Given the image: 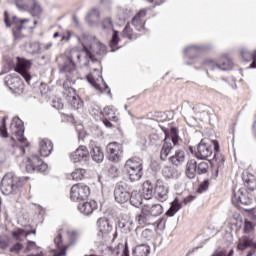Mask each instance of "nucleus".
<instances>
[{
    "mask_svg": "<svg viewBox=\"0 0 256 256\" xmlns=\"http://www.w3.org/2000/svg\"><path fill=\"white\" fill-rule=\"evenodd\" d=\"M35 0H15V4L19 11H31Z\"/></svg>",
    "mask_w": 256,
    "mask_h": 256,
    "instance_id": "nucleus-31",
    "label": "nucleus"
},
{
    "mask_svg": "<svg viewBox=\"0 0 256 256\" xmlns=\"http://www.w3.org/2000/svg\"><path fill=\"white\" fill-rule=\"evenodd\" d=\"M147 15V10H140L139 13L135 15L132 19V25L135 27L137 31H143V27L145 26V22L143 21V17Z\"/></svg>",
    "mask_w": 256,
    "mask_h": 256,
    "instance_id": "nucleus-23",
    "label": "nucleus"
},
{
    "mask_svg": "<svg viewBox=\"0 0 256 256\" xmlns=\"http://www.w3.org/2000/svg\"><path fill=\"white\" fill-rule=\"evenodd\" d=\"M88 19H99V10L97 9H92L88 15Z\"/></svg>",
    "mask_w": 256,
    "mask_h": 256,
    "instance_id": "nucleus-55",
    "label": "nucleus"
},
{
    "mask_svg": "<svg viewBox=\"0 0 256 256\" xmlns=\"http://www.w3.org/2000/svg\"><path fill=\"white\" fill-rule=\"evenodd\" d=\"M204 65L215 71V69H220L221 71H229L233 69V60L227 56L221 57L218 62H215L213 59H206Z\"/></svg>",
    "mask_w": 256,
    "mask_h": 256,
    "instance_id": "nucleus-9",
    "label": "nucleus"
},
{
    "mask_svg": "<svg viewBox=\"0 0 256 256\" xmlns=\"http://www.w3.org/2000/svg\"><path fill=\"white\" fill-rule=\"evenodd\" d=\"M95 209H97V202L95 200H91L89 202H85L82 204L80 203L78 205V210L83 215H91V213H93V211H95Z\"/></svg>",
    "mask_w": 256,
    "mask_h": 256,
    "instance_id": "nucleus-22",
    "label": "nucleus"
},
{
    "mask_svg": "<svg viewBox=\"0 0 256 256\" xmlns=\"http://www.w3.org/2000/svg\"><path fill=\"white\" fill-rule=\"evenodd\" d=\"M108 255L111 256H129V248L127 247V242L125 244L118 243L117 246H109L107 248Z\"/></svg>",
    "mask_w": 256,
    "mask_h": 256,
    "instance_id": "nucleus-17",
    "label": "nucleus"
},
{
    "mask_svg": "<svg viewBox=\"0 0 256 256\" xmlns=\"http://www.w3.org/2000/svg\"><path fill=\"white\" fill-rule=\"evenodd\" d=\"M103 115L107 117L110 121H113L114 123H117V121H119V118L115 116V110L113 109V107H105L103 110Z\"/></svg>",
    "mask_w": 256,
    "mask_h": 256,
    "instance_id": "nucleus-37",
    "label": "nucleus"
},
{
    "mask_svg": "<svg viewBox=\"0 0 256 256\" xmlns=\"http://www.w3.org/2000/svg\"><path fill=\"white\" fill-rule=\"evenodd\" d=\"M170 139L173 143V145H179V134L177 133V129L172 128L170 130Z\"/></svg>",
    "mask_w": 256,
    "mask_h": 256,
    "instance_id": "nucleus-48",
    "label": "nucleus"
},
{
    "mask_svg": "<svg viewBox=\"0 0 256 256\" xmlns=\"http://www.w3.org/2000/svg\"><path fill=\"white\" fill-rule=\"evenodd\" d=\"M7 162V153L5 151H0V167H3Z\"/></svg>",
    "mask_w": 256,
    "mask_h": 256,
    "instance_id": "nucleus-57",
    "label": "nucleus"
},
{
    "mask_svg": "<svg viewBox=\"0 0 256 256\" xmlns=\"http://www.w3.org/2000/svg\"><path fill=\"white\" fill-rule=\"evenodd\" d=\"M199 51V46H188L185 50L184 53L185 55H195Z\"/></svg>",
    "mask_w": 256,
    "mask_h": 256,
    "instance_id": "nucleus-52",
    "label": "nucleus"
},
{
    "mask_svg": "<svg viewBox=\"0 0 256 256\" xmlns=\"http://www.w3.org/2000/svg\"><path fill=\"white\" fill-rule=\"evenodd\" d=\"M106 153L108 154L109 161L117 163L123 155V146L117 142H111L106 147Z\"/></svg>",
    "mask_w": 256,
    "mask_h": 256,
    "instance_id": "nucleus-12",
    "label": "nucleus"
},
{
    "mask_svg": "<svg viewBox=\"0 0 256 256\" xmlns=\"http://www.w3.org/2000/svg\"><path fill=\"white\" fill-rule=\"evenodd\" d=\"M209 189V180H205L200 184L199 191H207Z\"/></svg>",
    "mask_w": 256,
    "mask_h": 256,
    "instance_id": "nucleus-62",
    "label": "nucleus"
},
{
    "mask_svg": "<svg viewBox=\"0 0 256 256\" xmlns=\"http://www.w3.org/2000/svg\"><path fill=\"white\" fill-rule=\"evenodd\" d=\"M0 135L4 139L9 137V133L7 132V117H4L2 120V126H0Z\"/></svg>",
    "mask_w": 256,
    "mask_h": 256,
    "instance_id": "nucleus-47",
    "label": "nucleus"
},
{
    "mask_svg": "<svg viewBox=\"0 0 256 256\" xmlns=\"http://www.w3.org/2000/svg\"><path fill=\"white\" fill-rule=\"evenodd\" d=\"M63 87H64V92H63V95L65 97V99L69 96H71V93H69V90L70 89H74L73 87H71V82L69 81H66L63 83Z\"/></svg>",
    "mask_w": 256,
    "mask_h": 256,
    "instance_id": "nucleus-49",
    "label": "nucleus"
},
{
    "mask_svg": "<svg viewBox=\"0 0 256 256\" xmlns=\"http://www.w3.org/2000/svg\"><path fill=\"white\" fill-rule=\"evenodd\" d=\"M27 51L31 55H37V53H41V44L39 42H32L27 46Z\"/></svg>",
    "mask_w": 256,
    "mask_h": 256,
    "instance_id": "nucleus-41",
    "label": "nucleus"
},
{
    "mask_svg": "<svg viewBox=\"0 0 256 256\" xmlns=\"http://www.w3.org/2000/svg\"><path fill=\"white\" fill-rule=\"evenodd\" d=\"M4 23L6 27H12V33L15 39H20L23 29H27L25 23H29V19H20L17 16L9 17V13L4 12Z\"/></svg>",
    "mask_w": 256,
    "mask_h": 256,
    "instance_id": "nucleus-4",
    "label": "nucleus"
},
{
    "mask_svg": "<svg viewBox=\"0 0 256 256\" xmlns=\"http://www.w3.org/2000/svg\"><path fill=\"white\" fill-rule=\"evenodd\" d=\"M91 194V189L89 186L78 183L74 184L71 188L70 198L72 201H85L87 197Z\"/></svg>",
    "mask_w": 256,
    "mask_h": 256,
    "instance_id": "nucleus-10",
    "label": "nucleus"
},
{
    "mask_svg": "<svg viewBox=\"0 0 256 256\" xmlns=\"http://www.w3.org/2000/svg\"><path fill=\"white\" fill-rule=\"evenodd\" d=\"M242 239L244 243L248 245V247H253V238H250L249 236H243Z\"/></svg>",
    "mask_w": 256,
    "mask_h": 256,
    "instance_id": "nucleus-60",
    "label": "nucleus"
},
{
    "mask_svg": "<svg viewBox=\"0 0 256 256\" xmlns=\"http://www.w3.org/2000/svg\"><path fill=\"white\" fill-rule=\"evenodd\" d=\"M102 29L106 32L113 31V20L110 17L102 21Z\"/></svg>",
    "mask_w": 256,
    "mask_h": 256,
    "instance_id": "nucleus-44",
    "label": "nucleus"
},
{
    "mask_svg": "<svg viewBox=\"0 0 256 256\" xmlns=\"http://www.w3.org/2000/svg\"><path fill=\"white\" fill-rule=\"evenodd\" d=\"M129 200L133 207H139L143 203V195L141 192L134 190L132 191Z\"/></svg>",
    "mask_w": 256,
    "mask_h": 256,
    "instance_id": "nucleus-30",
    "label": "nucleus"
},
{
    "mask_svg": "<svg viewBox=\"0 0 256 256\" xmlns=\"http://www.w3.org/2000/svg\"><path fill=\"white\" fill-rule=\"evenodd\" d=\"M125 171L130 181H139L143 177V161L140 158H130L125 163Z\"/></svg>",
    "mask_w": 256,
    "mask_h": 256,
    "instance_id": "nucleus-3",
    "label": "nucleus"
},
{
    "mask_svg": "<svg viewBox=\"0 0 256 256\" xmlns=\"http://www.w3.org/2000/svg\"><path fill=\"white\" fill-rule=\"evenodd\" d=\"M41 163V158L37 155H32L27 158L25 165H26V171L27 173H34V171H37L38 165Z\"/></svg>",
    "mask_w": 256,
    "mask_h": 256,
    "instance_id": "nucleus-19",
    "label": "nucleus"
},
{
    "mask_svg": "<svg viewBox=\"0 0 256 256\" xmlns=\"http://www.w3.org/2000/svg\"><path fill=\"white\" fill-rule=\"evenodd\" d=\"M9 247V240L0 239V249H7Z\"/></svg>",
    "mask_w": 256,
    "mask_h": 256,
    "instance_id": "nucleus-64",
    "label": "nucleus"
},
{
    "mask_svg": "<svg viewBox=\"0 0 256 256\" xmlns=\"http://www.w3.org/2000/svg\"><path fill=\"white\" fill-rule=\"evenodd\" d=\"M247 248H249V246L245 243V241L242 238H240L237 245L238 251H245V249Z\"/></svg>",
    "mask_w": 256,
    "mask_h": 256,
    "instance_id": "nucleus-56",
    "label": "nucleus"
},
{
    "mask_svg": "<svg viewBox=\"0 0 256 256\" xmlns=\"http://www.w3.org/2000/svg\"><path fill=\"white\" fill-rule=\"evenodd\" d=\"M70 177L73 181H81L85 177V169L77 168L71 174Z\"/></svg>",
    "mask_w": 256,
    "mask_h": 256,
    "instance_id": "nucleus-39",
    "label": "nucleus"
},
{
    "mask_svg": "<svg viewBox=\"0 0 256 256\" xmlns=\"http://www.w3.org/2000/svg\"><path fill=\"white\" fill-rule=\"evenodd\" d=\"M154 193L161 203H164L169 197V186L165 184L162 180H157L155 184Z\"/></svg>",
    "mask_w": 256,
    "mask_h": 256,
    "instance_id": "nucleus-14",
    "label": "nucleus"
},
{
    "mask_svg": "<svg viewBox=\"0 0 256 256\" xmlns=\"http://www.w3.org/2000/svg\"><path fill=\"white\" fill-rule=\"evenodd\" d=\"M143 197L146 200L153 198V184L149 181L143 183Z\"/></svg>",
    "mask_w": 256,
    "mask_h": 256,
    "instance_id": "nucleus-35",
    "label": "nucleus"
},
{
    "mask_svg": "<svg viewBox=\"0 0 256 256\" xmlns=\"http://www.w3.org/2000/svg\"><path fill=\"white\" fill-rule=\"evenodd\" d=\"M209 161L211 165H215V163H217L218 169H221L225 164V157L222 155L219 156L217 153H215L213 159H210Z\"/></svg>",
    "mask_w": 256,
    "mask_h": 256,
    "instance_id": "nucleus-42",
    "label": "nucleus"
},
{
    "mask_svg": "<svg viewBox=\"0 0 256 256\" xmlns=\"http://www.w3.org/2000/svg\"><path fill=\"white\" fill-rule=\"evenodd\" d=\"M123 35L124 37H129V39H131L132 34H131V27H129V25H126L124 30H123Z\"/></svg>",
    "mask_w": 256,
    "mask_h": 256,
    "instance_id": "nucleus-61",
    "label": "nucleus"
},
{
    "mask_svg": "<svg viewBox=\"0 0 256 256\" xmlns=\"http://www.w3.org/2000/svg\"><path fill=\"white\" fill-rule=\"evenodd\" d=\"M241 57L246 62L255 61V54L249 52L247 49H243L241 51Z\"/></svg>",
    "mask_w": 256,
    "mask_h": 256,
    "instance_id": "nucleus-45",
    "label": "nucleus"
},
{
    "mask_svg": "<svg viewBox=\"0 0 256 256\" xmlns=\"http://www.w3.org/2000/svg\"><path fill=\"white\" fill-rule=\"evenodd\" d=\"M21 186V178H17L12 173L6 174L1 181V191L3 195H11L15 193Z\"/></svg>",
    "mask_w": 256,
    "mask_h": 256,
    "instance_id": "nucleus-5",
    "label": "nucleus"
},
{
    "mask_svg": "<svg viewBox=\"0 0 256 256\" xmlns=\"http://www.w3.org/2000/svg\"><path fill=\"white\" fill-rule=\"evenodd\" d=\"M148 209L152 220L155 219V217H159V215L163 214V206H161V204H154L152 206L148 205Z\"/></svg>",
    "mask_w": 256,
    "mask_h": 256,
    "instance_id": "nucleus-33",
    "label": "nucleus"
},
{
    "mask_svg": "<svg viewBox=\"0 0 256 256\" xmlns=\"http://www.w3.org/2000/svg\"><path fill=\"white\" fill-rule=\"evenodd\" d=\"M75 63H79L82 67H85V65H83V63H85V47H83L81 52L71 50L70 55L67 57L66 62L64 63V71H75Z\"/></svg>",
    "mask_w": 256,
    "mask_h": 256,
    "instance_id": "nucleus-7",
    "label": "nucleus"
},
{
    "mask_svg": "<svg viewBox=\"0 0 256 256\" xmlns=\"http://www.w3.org/2000/svg\"><path fill=\"white\" fill-rule=\"evenodd\" d=\"M169 163L176 167H181L185 163V151L176 150L175 153L168 158Z\"/></svg>",
    "mask_w": 256,
    "mask_h": 256,
    "instance_id": "nucleus-20",
    "label": "nucleus"
},
{
    "mask_svg": "<svg viewBox=\"0 0 256 256\" xmlns=\"http://www.w3.org/2000/svg\"><path fill=\"white\" fill-rule=\"evenodd\" d=\"M114 197L117 203L123 204L129 201L131 194H129V190H127L126 186L118 184L114 190Z\"/></svg>",
    "mask_w": 256,
    "mask_h": 256,
    "instance_id": "nucleus-15",
    "label": "nucleus"
},
{
    "mask_svg": "<svg viewBox=\"0 0 256 256\" xmlns=\"http://www.w3.org/2000/svg\"><path fill=\"white\" fill-rule=\"evenodd\" d=\"M238 197L237 194H235V192L233 193L232 196V201L233 203L237 202V203H241L242 205H249V201H245V194H243V190H238Z\"/></svg>",
    "mask_w": 256,
    "mask_h": 256,
    "instance_id": "nucleus-38",
    "label": "nucleus"
},
{
    "mask_svg": "<svg viewBox=\"0 0 256 256\" xmlns=\"http://www.w3.org/2000/svg\"><path fill=\"white\" fill-rule=\"evenodd\" d=\"M136 222L141 227H145V225H151V223H153L149 214V205L142 206V212L136 216Z\"/></svg>",
    "mask_w": 256,
    "mask_h": 256,
    "instance_id": "nucleus-18",
    "label": "nucleus"
},
{
    "mask_svg": "<svg viewBox=\"0 0 256 256\" xmlns=\"http://www.w3.org/2000/svg\"><path fill=\"white\" fill-rule=\"evenodd\" d=\"M82 45L85 53V61L83 63L84 67L89 65V61H95L93 55H103V53L107 51V46L100 43L99 40L93 36L86 37Z\"/></svg>",
    "mask_w": 256,
    "mask_h": 256,
    "instance_id": "nucleus-1",
    "label": "nucleus"
},
{
    "mask_svg": "<svg viewBox=\"0 0 256 256\" xmlns=\"http://www.w3.org/2000/svg\"><path fill=\"white\" fill-rule=\"evenodd\" d=\"M211 155H213L211 144H209L206 139H202L197 146V159H208Z\"/></svg>",
    "mask_w": 256,
    "mask_h": 256,
    "instance_id": "nucleus-13",
    "label": "nucleus"
},
{
    "mask_svg": "<svg viewBox=\"0 0 256 256\" xmlns=\"http://www.w3.org/2000/svg\"><path fill=\"white\" fill-rule=\"evenodd\" d=\"M209 172V163L200 162L197 164V160L191 159L186 164V176L188 179H195V175H205Z\"/></svg>",
    "mask_w": 256,
    "mask_h": 256,
    "instance_id": "nucleus-6",
    "label": "nucleus"
},
{
    "mask_svg": "<svg viewBox=\"0 0 256 256\" xmlns=\"http://www.w3.org/2000/svg\"><path fill=\"white\" fill-rule=\"evenodd\" d=\"M252 230H253V224L249 221H245L244 233H251Z\"/></svg>",
    "mask_w": 256,
    "mask_h": 256,
    "instance_id": "nucleus-58",
    "label": "nucleus"
},
{
    "mask_svg": "<svg viewBox=\"0 0 256 256\" xmlns=\"http://www.w3.org/2000/svg\"><path fill=\"white\" fill-rule=\"evenodd\" d=\"M90 155L95 163H101L105 157V154L101 150V147L95 144H92L91 146Z\"/></svg>",
    "mask_w": 256,
    "mask_h": 256,
    "instance_id": "nucleus-26",
    "label": "nucleus"
},
{
    "mask_svg": "<svg viewBox=\"0 0 256 256\" xmlns=\"http://www.w3.org/2000/svg\"><path fill=\"white\" fill-rule=\"evenodd\" d=\"M243 181H244L246 187H247L250 191H255V189H256V180H255V176H253V175H251V174L243 175Z\"/></svg>",
    "mask_w": 256,
    "mask_h": 256,
    "instance_id": "nucleus-34",
    "label": "nucleus"
},
{
    "mask_svg": "<svg viewBox=\"0 0 256 256\" xmlns=\"http://www.w3.org/2000/svg\"><path fill=\"white\" fill-rule=\"evenodd\" d=\"M142 239L146 241H151L153 237H155V230L152 229H144L141 234Z\"/></svg>",
    "mask_w": 256,
    "mask_h": 256,
    "instance_id": "nucleus-46",
    "label": "nucleus"
},
{
    "mask_svg": "<svg viewBox=\"0 0 256 256\" xmlns=\"http://www.w3.org/2000/svg\"><path fill=\"white\" fill-rule=\"evenodd\" d=\"M10 130L13 135H15L21 144L20 147H15V145L12 144V148L14 151H12V155H16V157H21V155H25V147H29V143L27 142V139L23 137V133H25V128L23 127V122H21V119L18 117L13 118L12 123L10 125Z\"/></svg>",
    "mask_w": 256,
    "mask_h": 256,
    "instance_id": "nucleus-2",
    "label": "nucleus"
},
{
    "mask_svg": "<svg viewBox=\"0 0 256 256\" xmlns=\"http://www.w3.org/2000/svg\"><path fill=\"white\" fill-rule=\"evenodd\" d=\"M181 203H179V200L175 199L171 203V207L166 212L167 217H174V215L181 209Z\"/></svg>",
    "mask_w": 256,
    "mask_h": 256,
    "instance_id": "nucleus-36",
    "label": "nucleus"
},
{
    "mask_svg": "<svg viewBox=\"0 0 256 256\" xmlns=\"http://www.w3.org/2000/svg\"><path fill=\"white\" fill-rule=\"evenodd\" d=\"M89 156V151L87 150V147L80 146L76 151H74L71 154V160L73 163H79V161H82V159H85Z\"/></svg>",
    "mask_w": 256,
    "mask_h": 256,
    "instance_id": "nucleus-24",
    "label": "nucleus"
},
{
    "mask_svg": "<svg viewBox=\"0 0 256 256\" xmlns=\"http://www.w3.org/2000/svg\"><path fill=\"white\" fill-rule=\"evenodd\" d=\"M29 232H25L23 229H17L15 230L12 235L14 239H17V241H23L24 239H27V236L29 235Z\"/></svg>",
    "mask_w": 256,
    "mask_h": 256,
    "instance_id": "nucleus-43",
    "label": "nucleus"
},
{
    "mask_svg": "<svg viewBox=\"0 0 256 256\" xmlns=\"http://www.w3.org/2000/svg\"><path fill=\"white\" fill-rule=\"evenodd\" d=\"M5 84L11 91H14V93H19V91H23V82L21 81V78L17 76H6Z\"/></svg>",
    "mask_w": 256,
    "mask_h": 256,
    "instance_id": "nucleus-16",
    "label": "nucleus"
},
{
    "mask_svg": "<svg viewBox=\"0 0 256 256\" xmlns=\"http://www.w3.org/2000/svg\"><path fill=\"white\" fill-rule=\"evenodd\" d=\"M149 253H151V248L147 244L137 245L132 251L133 256H147Z\"/></svg>",
    "mask_w": 256,
    "mask_h": 256,
    "instance_id": "nucleus-28",
    "label": "nucleus"
},
{
    "mask_svg": "<svg viewBox=\"0 0 256 256\" xmlns=\"http://www.w3.org/2000/svg\"><path fill=\"white\" fill-rule=\"evenodd\" d=\"M37 249H41V247L37 246L35 242L29 241L27 247L24 250V253H29V251H34Z\"/></svg>",
    "mask_w": 256,
    "mask_h": 256,
    "instance_id": "nucleus-50",
    "label": "nucleus"
},
{
    "mask_svg": "<svg viewBox=\"0 0 256 256\" xmlns=\"http://www.w3.org/2000/svg\"><path fill=\"white\" fill-rule=\"evenodd\" d=\"M47 169H49V166L40 159V164H38V168L36 169V171H38L39 173H45Z\"/></svg>",
    "mask_w": 256,
    "mask_h": 256,
    "instance_id": "nucleus-54",
    "label": "nucleus"
},
{
    "mask_svg": "<svg viewBox=\"0 0 256 256\" xmlns=\"http://www.w3.org/2000/svg\"><path fill=\"white\" fill-rule=\"evenodd\" d=\"M69 93L70 96L66 97L68 103H71L74 109H81V107H83V101H81V98H79V96L77 95V91L70 88Z\"/></svg>",
    "mask_w": 256,
    "mask_h": 256,
    "instance_id": "nucleus-21",
    "label": "nucleus"
},
{
    "mask_svg": "<svg viewBox=\"0 0 256 256\" xmlns=\"http://www.w3.org/2000/svg\"><path fill=\"white\" fill-rule=\"evenodd\" d=\"M67 237L70 242L68 245H70V247H71V246L75 245V243H77V241H79V237H81V231L70 229L67 231Z\"/></svg>",
    "mask_w": 256,
    "mask_h": 256,
    "instance_id": "nucleus-32",
    "label": "nucleus"
},
{
    "mask_svg": "<svg viewBox=\"0 0 256 256\" xmlns=\"http://www.w3.org/2000/svg\"><path fill=\"white\" fill-rule=\"evenodd\" d=\"M197 111V107H193L191 104L186 103L183 104L181 113L186 119H193V115H195Z\"/></svg>",
    "mask_w": 256,
    "mask_h": 256,
    "instance_id": "nucleus-29",
    "label": "nucleus"
},
{
    "mask_svg": "<svg viewBox=\"0 0 256 256\" xmlns=\"http://www.w3.org/2000/svg\"><path fill=\"white\" fill-rule=\"evenodd\" d=\"M172 150H173V145L169 141V137H166L164 139V144H163L162 149L160 151L161 160L165 161V159H167V157H169V155L171 154Z\"/></svg>",
    "mask_w": 256,
    "mask_h": 256,
    "instance_id": "nucleus-27",
    "label": "nucleus"
},
{
    "mask_svg": "<svg viewBox=\"0 0 256 256\" xmlns=\"http://www.w3.org/2000/svg\"><path fill=\"white\" fill-rule=\"evenodd\" d=\"M29 11L31 12V15L33 17H39V15L43 13V8L39 4V2H37V0H34V3L32 4V7Z\"/></svg>",
    "mask_w": 256,
    "mask_h": 256,
    "instance_id": "nucleus-40",
    "label": "nucleus"
},
{
    "mask_svg": "<svg viewBox=\"0 0 256 256\" xmlns=\"http://www.w3.org/2000/svg\"><path fill=\"white\" fill-rule=\"evenodd\" d=\"M29 69H31V61L25 58H16V66L15 71L19 73L23 79H25L26 83L31 82V74H29Z\"/></svg>",
    "mask_w": 256,
    "mask_h": 256,
    "instance_id": "nucleus-11",
    "label": "nucleus"
},
{
    "mask_svg": "<svg viewBox=\"0 0 256 256\" xmlns=\"http://www.w3.org/2000/svg\"><path fill=\"white\" fill-rule=\"evenodd\" d=\"M22 249H23V244L18 242L14 244L13 247L10 248V252L16 253L18 255V253H20Z\"/></svg>",
    "mask_w": 256,
    "mask_h": 256,
    "instance_id": "nucleus-53",
    "label": "nucleus"
},
{
    "mask_svg": "<svg viewBox=\"0 0 256 256\" xmlns=\"http://www.w3.org/2000/svg\"><path fill=\"white\" fill-rule=\"evenodd\" d=\"M97 227H98V237L104 239L106 243L109 241H115V234H112L113 227L110 226L109 220L107 218H99L97 220Z\"/></svg>",
    "mask_w": 256,
    "mask_h": 256,
    "instance_id": "nucleus-8",
    "label": "nucleus"
},
{
    "mask_svg": "<svg viewBox=\"0 0 256 256\" xmlns=\"http://www.w3.org/2000/svg\"><path fill=\"white\" fill-rule=\"evenodd\" d=\"M159 139V134L153 133L150 135V143H152V145H155V143H157Z\"/></svg>",
    "mask_w": 256,
    "mask_h": 256,
    "instance_id": "nucleus-63",
    "label": "nucleus"
},
{
    "mask_svg": "<svg viewBox=\"0 0 256 256\" xmlns=\"http://www.w3.org/2000/svg\"><path fill=\"white\" fill-rule=\"evenodd\" d=\"M40 155L42 157H49L51 151H53V143L49 139H43L40 141Z\"/></svg>",
    "mask_w": 256,
    "mask_h": 256,
    "instance_id": "nucleus-25",
    "label": "nucleus"
},
{
    "mask_svg": "<svg viewBox=\"0 0 256 256\" xmlns=\"http://www.w3.org/2000/svg\"><path fill=\"white\" fill-rule=\"evenodd\" d=\"M117 43H119V32L113 31V36L110 41V47H117Z\"/></svg>",
    "mask_w": 256,
    "mask_h": 256,
    "instance_id": "nucleus-51",
    "label": "nucleus"
},
{
    "mask_svg": "<svg viewBox=\"0 0 256 256\" xmlns=\"http://www.w3.org/2000/svg\"><path fill=\"white\" fill-rule=\"evenodd\" d=\"M122 227L124 228V231H133V229H135V226L133 225V223L130 222H126V224L122 225Z\"/></svg>",
    "mask_w": 256,
    "mask_h": 256,
    "instance_id": "nucleus-59",
    "label": "nucleus"
}]
</instances>
